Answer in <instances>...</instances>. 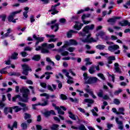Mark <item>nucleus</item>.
Listing matches in <instances>:
<instances>
[{"label":"nucleus","mask_w":130,"mask_h":130,"mask_svg":"<svg viewBox=\"0 0 130 130\" xmlns=\"http://www.w3.org/2000/svg\"><path fill=\"white\" fill-rule=\"evenodd\" d=\"M32 37L34 39L37 40V42L36 43V45H38V44H39V42H43V41H44V38L37 37L36 35H34Z\"/></svg>","instance_id":"14"},{"label":"nucleus","mask_w":130,"mask_h":130,"mask_svg":"<svg viewBox=\"0 0 130 130\" xmlns=\"http://www.w3.org/2000/svg\"><path fill=\"white\" fill-rule=\"evenodd\" d=\"M114 70L116 73H118L119 74H121V70H120V68H119V64L118 63H115L114 64Z\"/></svg>","instance_id":"18"},{"label":"nucleus","mask_w":130,"mask_h":130,"mask_svg":"<svg viewBox=\"0 0 130 130\" xmlns=\"http://www.w3.org/2000/svg\"><path fill=\"white\" fill-rule=\"evenodd\" d=\"M121 92H122V90L121 89H119L118 90H116L114 92V95H118V94H119L120 93H121Z\"/></svg>","instance_id":"53"},{"label":"nucleus","mask_w":130,"mask_h":130,"mask_svg":"<svg viewBox=\"0 0 130 130\" xmlns=\"http://www.w3.org/2000/svg\"><path fill=\"white\" fill-rule=\"evenodd\" d=\"M88 72L89 73H90V74H94V73L96 72V70H95V67H94V66H92L91 67H90L89 69L88 70Z\"/></svg>","instance_id":"28"},{"label":"nucleus","mask_w":130,"mask_h":130,"mask_svg":"<svg viewBox=\"0 0 130 130\" xmlns=\"http://www.w3.org/2000/svg\"><path fill=\"white\" fill-rule=\"evenodd\" d=\"M103 99H104V100H108V99H110V98L109 95L105 94L103 96Z\"/></svg>","instance_id":"62"},{"label":"nucleus","mask_w":130,"mask_h":130,"mask_svg":"<svg viewBox=\"0 0 130 130\" xmlns=\"http://www.w3.org/2000/svg\"><path fill=\"white\" fill-rule=\"evenodd\" d=\"M76 49V48H74V47H69L67 50H68V51H69L70 52H74V51H75V50Z\"/></svg>","instance_id":"57"},{"label":"nucleus","mask_w":130,"mask_h":130,"mask_svg":"<svg viewBox=\"0 0 130 130\" xmlns=\"http://www.w3.org/2000/svg\"><path fill=\"white\" fill-rule=\"evenodd\" d=\"M21 54L23 57H26L28 55V54L26 52H22Z\"/></svg>","instance_id":"64"},{"label":"nucleus","mask_w":130,"mask_h":130,"mask_svg":"<svg viewBox=\"0 0 130 130\" xmlns=\"http://www.w3.org/2000/svg\"><path fill=\"white\" fill-rule=\"evenodd\" d=\"M17 98L19 99V101H20V94H17L12 98L13 102H16V100H17Z\"/></svg>","instance_id":"37"},{"label":"nucleus","mask_w":130,"mask_h":130,"mask_svg":"<svg viewBox=\"0 0 130 130\" xmlns=\"http://www.w3.org/2000/svg\"><path fill=\"white\" fill-rule=\"evenodd\" d=\"M106 47L105 45H98L96 46L97 49H100V50H103Z\"/></svg>","instance_id":"33"},{"label":"nucleus","mask_w":130,"mask_h":130,"mask_svg":"<svg viewBox=\"0 0 130 130\" xmlns=\"http://www.w3.org/2000/svg\"><path fill=\"white\" fill-rule=\"evenodd\" d=\"M9 34H10L8 33V32L5 34L3 36H2L1 37V39H5L7 37H9Z\"/></svg>","instance_id":"59"},{"label":"nucleus","mask_w":130,"mask_h":130,"mask_svg":"<svg viewBox=\"0 0 130 130\" xmlns=\"http://www.w3.org/2000/svg\"><path fill=\"white\" fill-rule=\"evenodd\" d=\"M43 114L45 117H49L50 116V112L48 111L45 112Z\"/></svg>","instance_id":"44"},{"label":"nucleus","mask_w":130,"mask_h":130,"mask_svg":"<svg viewBox=\"0 0 130 130\" xmlns=\"http://www.w3.org/2000/svg\"><path fill=\"white\" fill-rule=\"evenodd\" d=\"M61 52V55H62V56H66V55H69V52L65 51L64 52L62 51L60 52Z\"/></svg>","instance_id":"51"},{"label":"nucleus","mask_w":130,"mask_h":130,"mask_svg":"<svg viewBox=\"0 0 130 130\" xmlns=\"http://www.w3.org/2000/svg\"><path fill=\"white\" fill-rule=\"evenodd\" d=\"M94 28H95V25H94L93 24L90 25H86L83 29V31L84 32H79V35H80V36L83 37L86 36V34H89V31H92V30H94Z\"/></svg>","instance_id":"2"},{"label":"nucleus","mask_w":130,"mask_h":130,"mask_svg":"<svg viewBox=\"0 0 130 130\" xmlns=\"http://www.w3.org/2000/svg\"><path fill=\"white\" fill-rule=\"evenodd\" d=\"M124 108H119L118 112H117V114L119 115V114H122V115H124Z\"/></svg>","instance_id":"22"},{"label":"nucleus","mask_w":130,"mask_h":130,"mask_svg":"<svg viewBox=\"0 0 130 130\" xmlns=\"http://www.w3.org/2000/svg\"><path fill=\"white\" fill-rule=\"evenodd\" d=\"M96 94L98 97H100V98H103V95H104V92L103 91V90L100 89L99 90V92H98Z\"/></svg>","instance_id":"31"},{"label":"nucleus","mask_w":130,"mask_h":130,"mask_svg":"<svg viewBox=\"0 0 130 130\" xmlns=\"http://www.w3.org/2000/svg\"><path fill=\"white\" fill-rule=\"evenodd\" d=\"M46 36L48 38H50L49 39L48 41V42H56V41H57V40H58V38H54V37H55V36H54V35H50L48 34H46Z\"/></svg>","instance_id":"9"},{"label":"nucleus","mask_w":130,"mask_h":130,"mask_svg":"<svg viewBox=\"0 0 130 130\" xmlns=\"http://www.w3.org/2000/svg\"><path fill=\"white\" fill-rule=\"evenodd\" d=\"M0 18H2V21H3V22H5L6 21V18H7V15H6V14L0 15Z\"/></svg>","instance_id":"55"},{"label":"nucleus","mask_w":130,"mask_h":130,"mask_svg":"<svg viewBox=\"0 0 130 130\" xmlns=\"http://www.w3.org/2000/svg\"><path fill=\"white\" fill-rule=\"evenodd\" d=\"M24 51H31L32 50V48H30V47H25L24 49Z\"/></svg>","instance_id":"61"},{"label":"nucleus","mask_w":130,"mask_h":130,"mask_svg":"<svg viewBox=\"0 0 130 130\" xmlns=\"http://www.w3.org/2000/svg\"><path fill=\"white\" fill-rule=\"evenodd\" d=\"M67 48V46L66 45H63L62 46L61 48L58 49H53V51H58V52H62V51H64V48Z\"/></svg>","instance_id":"26"},{"label":"nucleus","mask_w":130,"mask_h":130,"mask_svg":"<svg viewBox=\"0 0 130 130\" xmlns=\"http://www.w3.org/2000/svg\"><path fill=\"white\" fill-rule=\"evenodd\" d=\"M83 24H76L74 25V28L76 29V30H80V29L82 28V27H83Z\"/></svg>","instance_id":"29"},{"label":"nucleus","mask_w":130,"mask_h":130,"mask_svg":"<svg viewBox=\"0 0 130 130\" xmlns=\"http://www.w3.org/2000/svg\"><path fill=\"white\" fill-rule=\"evenodd\" d=\"M73 33H78V31H74V30H70L67 33L68 38H72Z\"/></svg>","instance_id":"21"},{"label":"nucleus","mask_w":130,"mask_h":130,"mask_svg":"<svg viewBox=\"0 0 130 130\" xmlns=\"http://www.w3.org/2000/svg\"><path fill=\"white\" fill-rule=\"evenodd\" d=\"M104 35H105V32L101 31L98 34L96 35V36H101V37H103V36H104Z\"/></svg>","instance_id":"45"},{"label":"nucleus","mask_w":130,"mask_h":130,"mask_svg":"<svg viewBox=\"0 0 130 130\" xmlns=\"http://www.w3.org/2000/svg\"><path fill=\"white\" fill-rule=\"evenodd\" d=\"M78 129H79V130H87V128H86V127H85V125H84V124H81L78 127Z\"/></svg>","instance_id":"42"},{"label":"nucleus","mask_w":130,"mask_h":130,"mask_svg":"<svg viewBox=\"0 0 130 130\" xmlns=\"http://www.w3.org/2000/svg\"><path fill=\"white\" fill-rule=\"evenodd\" d=\"M47 48H54V44H50L47 46Z\"/></svg>","instance_id":"60"},{"label":"nucleus","mask_w":130,"mask_h":130,"mask_svg":"<svg viewBox=\"0 0 130 130\" xmlns=\"http://www.w3.org/2000/svg\"><path fill=\"white\" fill-rule=\"evenodd\" d=\"M42 53H49V50L47 49L43 48L41 50Z\"/></svg>","instance_id":"43"},{"label":"nucleus","mask_w":130,"mask_h":130,"mask_svg":"<svg viewBox=\"0 0 130 130\" xmlns=\"http://www.w3.org/2000/svg\"><path fill=\"white\" fill-rule=\"evenodd\" d=\"M86 92H87V93H89V94H90V95H92L94 94V92L92 91V90L90 89H85Z\"/></svg>","instance_id":"46"},{"label":"nucleus","mask_w":130,"mask_h":130,"mask_svg":"<svg viewBox=\"0 0 130 130\" xmlns=\"http://www.w3.org/2000/svg\"><path fill=\"white\" fill-rule=\"evenodd\" d=\"M9 76H16V77H20L21 74L19 72H13L12 73L9 74Z\"/></svg>","instance_id":"38"},{"label":"nucleus","mask_w":130,"mask_h":130,"mask_svg":"<svg viewBox=\"0 0 130 130\" xmlns=\"http://www.w3.org/2000/svg\"><path fill=\"white\" fill-rule=\"evenodd\" d=\"M60 6V3H58L57 4L52 5L51 7V9L48 11V12H52L51 15H55V14H58V11L56 10V7H59Z\"/></svg>","instance_id":"6"},{"label":"nucleus","mask_w":130,"mask_h":130,"mask_svg":"<svg viewBox=\"0 0 130 130\" xmlns=\"http://www.w3.org/2000/svg\"><path fill=\"white\" fill-rule=\"evenodd\" d=\"M24 117V119L25 120H27V119H29L31 118V115L29 113H25Z\"/></svg>","instance_id":"35"},{"label":"nucleus","mask_w":130,"mask_h":130,"mask_svg":"<svg viewBox=\"0 0 130 130\" xmlns=\"http://www.w3.org/2000/svg\"><path fill=\"white\" fill-rule=\"evenodd\" d=\"M12 109L15 111V112H19V111H21L22 110V108L18 106H13L12 107Z\"/></svg>","instance_id":"23"},{"label":"nucleus","mask_w":130,"mask_h":130,"mask_svg":"<svg viewBox=\"0 0 130 130\" xmlns=\"http://www.w3.org/2000/svg\"><path fill=\"white\" fill-rule=\"evenodd\" d=\"M68 113L69 114V117L71 118V119H73V120H77V117L78 116H76V115L73 114L71 111H68Z\"/></svg>","instance_id":"20"},{"label":"nucleus","mask_w":130,"mask_h":130,"mask_svg":"<svg viewBox=\"0 0 130 130\" xmlns=\"http://www.w3.org/2000/svg\"><path fill=\"white\" fill-rule=\"evenodd\" d=\"M20 92L21 93H22V95H28L30 93V91L29 90V89L24 87L20 89Z\"/></svg>","instance_id":"12"},{"label":"nucleus","mask_w":130,"mask_h":130,"mask_svg":"<svg viewBox=\"0 0 130 130\" xmlns=\"http://www.w3.org/2000/svg\"><path fill=\"white\" fill-rule=\"evenodd\" d=\"M47 88H48V90H49L51 92H54V90L53 89V88H52V87H51L50 85H48Z\"/></svg>","instance_id":"56"},{"label":"nucleus","mask_w":130,"mask_h":130,"mask_svg":"<svg viewBox=\"0 0 130 130\" xmlns=\"http://www.w3.org/2000/svg\"><path fill=\"white\" fill-rule=\"evenodd\" d=\"M40 58H41V57L39 55H35L32 58V59L33 60H35L36 61H38L40 60Z\"/></svg>","instance_id":"30"},{"label":"nucleus","mask_w":130,"mask_h":130,"mask_svg":"<svg viewBox=\"0 0 130 130\" xmlns=\"http://www.w3.org/2000/svg\"><path fill=\"white\" fill-rule=\"evenodd\" d=\"M114 103H115V104L116 105H119V104H120V102L119 101V100L115 99L114 100Z\"/></svg>","instance_id":"54"},{"label":"nucleus","mask_w":130,"mask_h":130,"mask_svg":"<svg viewBox=\"0 0 130 130\" xmlns=\"http://www.w3.org/2000/svg\"><path fill=\"white\" fill-rule=\"evenodd\" d=\"M98 77H100V78H101L102 80H105V77H104V75H103V74L102 73H99L98 74Z\"/></svg>","instance_id":"50"},{"label":"nucleus","mask_w":130,"mask_h":130,"mask_svg":"<svg viewBox=\"0 0 130 130\" xmlns=\"http://www.w3.org/2000/svg\"><path fill=\"white\" fill-rule=\"evenodd\" d=\"M84 102L89 103V104H93V103H94V100L90 99H85L84 100Z\"/></svg>","instance_id":"32"},{"label":"nucleus","mask_w":130,"mask_h":130,"mask_svg":"<svg viewBox=\"0 0 130 130\" xmlns=\"http://www.w3.org/2000/svg\"><path fill=\"white\" fill-rule=\"evenodd\" d=\"M60 97L62 100H67V99H68V97H67V95L63 94H61Z\"/></svg>","instance_id":"47"},{"label":"nucleus","mask_w":130,"mask_h":130,"mask_svg":"<svg viewBox=\"0 0 130 130\" xmlns=\"http://www.w3.org/2000/svg\"><path fill=\"white\" fill-rule=\"evenodd\" d=\"M23 71L22 72V75H24L25 76H28L29 75V71L32 72V69L29 67V65H27L26 64H24L22 65Z\"/></svg>","instance_id":"5"},{"label":"nucleus","mask_w":130,"mask_h":130,"mask_svg":"<svg viewBox=\"0 0 130 130\" xmlns=\"http://www.w3.org/2000/svg\"><path fill=\"white\" fill-rule=\"evenodd\" d=\"M83 77H84V80H85L86 83L87 84V82L89 80V79H90V77L88 76V75L87 73H84L83 74Z\"/></svg>","instance_id":"36"},{"label":"nucleus","mask_w":130,"mask_h":130,"mask_svg":"<svg viewBox=\"0 0 130 130\" xmlns=\"http://www.w3.org/2000/svg\"><path fill=\"white\" fill-rule=\"evenodd\" d=\"M98 81H99V79L96 77H90L86 82V84H94L97 83Z\"/></svg>","instance_id":"13"},{"label":"nucleus","mask_w":130,"mask_h":130,"mask_svg":"<svg viewBox=\"0 0 130 130\" xmlns=\"http://www.w3.org/2000/svg\"><path fill=\"white\" fill-rule=\"evenodd\" d=\"M119 19H121V17H113V18H110L107 20L108 23H111V25H114L115 23H116V20H118Z\"/></svg>","instance_id":"11"},{"label":"nucleus","mask_w":130,"mask_h":130,"mask_svg":"<svg viewBox=\"0 0 130 130\" xmlns=\"http://www.w3.org/2000/svg\"><path fill=\"white\" fill-rule=\"evenodd\" d=\"M18 105H20L21 106V107H24L22 109L23 111H26V110H28V107L26 106V104L21 103V102H18Z\"/></svg>","instance_id":"19"},{"label":"nucleus","mask_w":130,"mask_h":130,"mask_svg":"<svg viewBox=\"0 0 130 130\" xmlns=\"http://www.w3.org/2000/svg\"><path fill=\"white\" fill-rule=\"evenodd\" d=\"M21 127H22V129H23V130L27 129V123H22L21 124Z\"/></svg>","instance_id":"41"},{"label":"nucleus","mask_w":130,"mask_h":130,"mask_svg":"<svg viewBox=\"0 0 130 130\" xmlns=\"http://www.w3.org/2000/svg\"><path fill=\"white\" fill-rule=\"evenodd\" d=\"M70 44L71 45H78V42H77L75 40H70Z\"/></svg>","instance_id":"39"},{"label":"nucleus","mask_w":130,"mask_h":130,"mask_svg":"<svg viewBox=\"0 0 130 130\" xmlns=\"http://www.w3.org/2000/svg\"><path fill=\"white\" fill-rule=\"evenodd\" d=\"M119 25H120V26H122V27L125 26H130V22L127 20H123L119 22Z\"/></svg>","instance_id":"16"},{"label":"nucleus","mask_w":130,"mask_h":130,"mask_svg":"<svg viewBox=\"0 0 130 130\" xmlns=\"http://www.w3.org/2000/svg\"><path fill=\"white\" fill-rule=\"evenodd\" d=\"M22 12V10H20L17 11L13 12L10 13V15L8 16V19L9 22H12V23H16V19H14V17L17 15V14H20Z\"/></svg>","instance_id":"4"},{"label":"nucleus","mask_w":130,"mask_h":130,"mask_svg":"<svg viewBox=\"0 0 130 130\" xmlns=\"http://www.w3.org/2000/svg\"><path fill=\"white\" fill-rule=\"evenodd\" d=\"M108 49L109 51H111V52H114V51L117 50V49H119V46L117 45L109 46Z\"/></svg>","instance_id":"10"},{"label":"nucleus","mask_w":130,"mask_h":130,"mask_svg":"<svg viewBox=\"0 0 130 130\" xmlns=\"http://www.w3.org/2000/svg\"><path fill=\"white\" fill-rule=\"evenodd\" d=\"M40 96L41 97H46V99L47 100H45L44 99H42V102H44L43 103H39L38 104H33L32 107H35V106H37L38 105H41V106H46L47 105H48V99H49V94L44 93L40 94Z\"/></svg>","instance_id":"1"},{"label":"nucleus","mask_w":130,"mask_h":130,"mask_svg":"<svg viewBox=\"0 0 130 130\" xmlns=\"http://www.w3.org/2000/svg\"><path fill=\"white\" fill-rule=\"evenodd\" d=\"M90 16H91L90 14H83L81 17V19H82V20H85V19H86V18H89L90 17Z\"/></svg>","instance_id":"40"},{"label":"nucleus","mask_w":130,"mask_h":130,"mask_svg":"<svg viewBox=\"0 0 130 130\" xmlns=\"http://www.w3.org/2000/svg\"><path fill=\"white\" fill-rule=\"evenodd\" d=\"M112 60H115V57L113 56H109L108 58V63L109 64L112 63Z\"/></svg>","instance_id":"27"},{"label":"nucleus","mask_w":130,"mask_h":130,"mask_svg":"<svg viewBox=\"0 0 130 130\" xmlns=\"http://www.w3.org/2000/svg\"><path fill=\"white\" fill-rule=\"evenodd\" d=\"M40 86H41V87H42V88H44V89H46L47 84L45 83H40Z\"/></svg>","instance_id":"63"},{"label":"nucleus","mask_w":130,"mask_h":130,"mask_svg":"<svg viewBox=\"0 0 130 130\" xmlns=\"http://www.w3.org/2000/svg\"><path fill=\"white\" fill-rule=\"evenodd\" d=\"M22 97L20 95L19 101H21L24 103H27L29 101V97L28 95H25V94H22Z\"/></svg>","instance_id":"15"},{"label":"nucleus","mask_w":130,"mask_h":130,"mask_svg":"<svg viewBox=\"0 0 130 130\" xmlns=\"http://www.w3.org/2000/svg\"><path fill=\"white\" fill-rule=\"evenodd\" d=\"M58 26H59V24L58 23H56L54 25H52L51 26V28L52 29V30H53V29L55 28V29L54 30V32H57V31L59 29V27Z\"/></svg>","instance_id":"24"},{"label":"nucleus","mask_w":130,"mask_h":130,"mask_svg":"<svg viewBox=\"0 0 130 130\" xmlns=\"http://www.w3.org/2000/svg\"><path fill=\"white\" fill-rule=\"evenodd\" d=\"M60 6V3H58L57 4L52 5L51 7V9L48 11V12H52L51 15H55V14H58V11L56 10V7H59Z\"/></svg>","instance_id":"7"},{"label":"nucleus","mask_w":130,"mask_h":130,"mask_svg":"<svg viewBox=\"0 0 130 130\" xmlns=\"http://www.w3.org/2000/svg\"><path fill=\"white\" fill-rule=\"evenodd\" d=\"M55 58L56 59V60H60V59L61 58V56L60 55L57 54L55 56Z\"/></svg>","instance_id":"58"},{"label":"nucleus","mask_w":130,"mask_h":130,"mask_svg":"<svg viewBox=\"0 0 130 130\" xmlns=\"http://www.w3.org/2000/svg\"><path fill=\"white\" fill-rule=\"evenodd\" d=\"M4 112L6 115H7L8 113L10 112V113H13V109L12 107H5L4 109Z\"/></svg>","instance_id":"17"},{"label":"nucleus","mask_w":130,"mask_h":130,"mask_svg":"<svg viewBox=\"0 0 130 130\" xmlns=\"http://www.w3.org/2000/svg\"><path fill=\"white\" fill-rule=\"evenodd\" d=\"M123 48H124V50H123V52L124 53H126V50H128V47L127 46H125V45H123Z\"/></svg>","instance_id":"48"},{"label":"nucleus","mask_w":130,"mask_h":130,"mask_svg":"<svg viewBox=\"0 0 130 130\" xmlns=\"http://www.w3.org/2000/svg\"><path fill=\"white\" fill-rule=\"evenodd\" d=\"M91 34H89L85 39H81V41L83 43H92V42H97L98 40V38L96 40L94 39L93 38H90Z\"/></svg>","instance_id":"3"},{"label":"nucleus","mask_w":130,"mask_h":130,"mask_svg":"<svg viewBox=\"0 0 130 130\" xmlns=\"http://www.w3.org/2000/svg\"><path fill=\"white\" fill-rule=\"evenodd\" d=\"M58 127H59V125L53 124L51 126H50V129L52 130H58Z\"/></svg>","instance_id":"25"},{"label":"nucleus","mask_w":130,"mask_h":130,"mask_svg":"<svg viewBox=\"0 0 130 130\" xmlns=\"http://www.w3.org/2000/svg\"><path fill=\"white\" fill-rule=\"evenodd\" d=\"M18 53L16 52H14L13 54H12L11 58L12 59H18Z\"/></svg>","instance_id":"34"},{"label":"nucleus","mask_w":130,"mask_h":130,"mask_svg":"<svg viewBox=\"0 0 130 130\" xmlns=\"http://www.w3.org/2000/svg\"><path fill=\"white\" fill-rule=\"evenodd\" d=\"M70 100L72 102H76V103H78L79 102V100L77 99V98H75L74 99L70 98Z\"/></svg>","instance_id":"52"},{"label":"nucleus","mask_w":130,"mask_h":130,"mask_svg":"<svg viewBox=\"0 0 130 130\" xmlns=\"http://www.w3.org/2000/svg\"><path fill=\"white\" fill-rule=\"evenodd\" d=\"M57 111H58V113L59 114H60L61 115H63V114H64V111H62L61 110V109H60L59 107L58 108V109H57Z\"/></svg>","instance_id":"49"},{"label":"nucleus","mask_w":130,"mask_h":130,"mask_svg":"<svg viewBox=\"0 0 130 130\" xmlns=\"http://www.w3.org/2000/svg\"><path fill=\"white\" fill-rule=\"evenodd\" d=\"M115 120L117 124H118V129H123V122L122 121L119 120V118H118V117H116Z\"/></svg>","instance_id":"8"}]
</instances>
